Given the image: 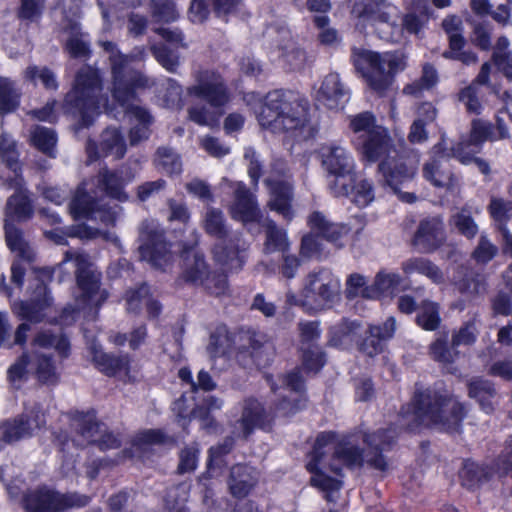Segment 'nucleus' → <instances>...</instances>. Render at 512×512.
I'll return each instance as SVG.
<instances>
[{"label": "nucleus", "mask_w": 512, "mask_h": 512, "mask_svg": "<svg viewBox=\"0 0 512 512\" xmlns=\"http://www.w3.org/2000/svg\"><path fill=\"white\" fill-rule=\"evenodd\" d=\"M412 405L413 411L402 410L396 424L364 435L363 441L367 445L364 454L350 442H335V434L332 432L318 435L306 465L315 474L311 478L312 485L327 491L326 498L331 500L333 494L339 490L341 482L325 475L324 468L328 467L336 475H341L343 466L351 467L365 462L373 469L387 471L389 465L382 452L392 447L404 428L412 431L423 425L448 433L460 432L465 411L456 399L426 389L415 393Z\"/></svg>", "instance_id": "1"}, {"label": "nucleus", "mask_w": 512, "mask_h": 512, "mask_svg": "<svg viewBox=\"0 0 512 512\" xmlns=\"http://www.w3.org/2000/svg\"><path fill=\"white\" fill-rule=\"evenodd\" d=\"M258 119L263 127L287 133L296 141L308 140L317 132L308 118L307 103L292 91L269 92Z\"/></svg>", "instance_id": "2"}, {"label": "nucleus", "mask_w": 512, "mask_h": 512, "mask_svg": "<svg viewBox=\"0 0 512 512\" xmlns=\"http://www.w3.org/2000/svg\"><path fill=\"white\" fill-rule=\"evenodd\" d=\"M100 46L109 54L108 60L112 77V96L117 103H128L136 99L138 93L154 85L145 73L130 67L133 61H144L147 51L144 46L133 48L130 54H123L111 41H102Z\"/></svg>", "instance_id": "3"}, {"label": "nucleus", "mask_w": 512, "mask_h": 512, "mask_svg": "<svg viewBox=\"0 0 512 512\" xmlns=\"http://www.w3.org/2000/svg\"><path fill=\"white\" fill-rule=\"evenodd\" d=\"M105 101L103 83L98 69L83 66L75 75L72 89L66 94L64 112L80 118L81 127L93 124L94 115Z\"/></svg>", "instance_id": "4"}, {"label": "nucleus", "mask_w": 512, "mask_h": 512, "mask_svg": "<svg viewBox=\"0 0 512 512\" xmlns=\"http://www.w3.org/2000/svg\"><path fill=\"white\" fill-rule=\"evenodd\" d=\"M353 63L367 85L378 94L384 93L392 84L394 75L405 68L401 53L379 54L362 48L352 50Z\"/></svg>", "instance_id": "5"}, {"label": "nucleus", "mask_w": 512, "mask_h": 512, "mask_svg": "<svg viewBox=\"0 0 512 512\" xmlns=\"http://www.w3.org/2000/svg\"><path fill=\"white\" fill-rule=\"evenodd\" d=\"M318 153L322 167L334 178L329 183L331 192L337 197L351 193L356 172L351 153L337 143L323 144Z\"/></svg>", "instance_id": "6"}, {"label": "nucleus", "mask_w": 512, "mask_h": 512, "mask_svg": "<svg viewBox=\"0 0 512 512\" xmlns=\"http://www.w3.org/2000/svg\"><path fill=\"white\" fill-rule=\"evenodd\" d=\"M68 261H74L76 266V282L81 292L77 298L78 309L98 308L108 297L107 291L101 289V273L85 253L66 251L64 260L58 267Z\"/></svg>", "instance_id": "7"}, {"label": "nucleus", "mask_w": 512, "mask_h": 512, "mask_svg": "<svg viewBox=\"0 0 512 512\" xmlns=\"http://www.w3.org/2000/svg\"><path fill=\"white\" fill-rule=\"evenodd\" d=\"M340 281L327 269L308 273L302 292V306L308 310L330 308L339 300Z\"/></svg>", "instance_id": "8"}, {"label": "nucleus", "mask_w": 512, "mask_h": 512, "mask_svg": "<svg viewBox=\"0 0 512 512\" xmlns=\"http://www.w3.org/2000/svg\"><path fill=\"white\" fill-rule=\"evenodd\" d=\"M90 497L84 494L59 493L49 489H39L25 498L26 512H63L70 508L85 507Z\"/></svg>", "instance_id": "9"}, {"label": "nucleus", "mask_w": 512, "mask_h": 512, "mask_svg": "<svg viewBox=\"0 0 512 512\" xmlns=\"http://www.w3.org/2000/svg\"><path fill=\"white\" fill-rule=\"evenodd\" d=\"M187 93L204 100L214 109L222 110L231 100V94L224 79L212 70L197 72L195 83L187 88Z\"/></svg>", "instance_id": "10"}, {"label": "nucleus", "mask_w": 512, "mask_h": 512, "mask_svg": "<svg viewBox=\"0 0 512 512\" xmlns=\"http://www.w3.org/2000/svg\"><path fill=\"white\" fill-rule=\"evenodd\" d=\"M139 253L142 260L157 268L170 260V251L163 232L153 221H143L139 228Z\"/></svg>", "instance_id": "11"}, {"label": "nucleus", "mask_w": 512, "mask_h": 512, "mask_svg": "<svg viewBox=\"0 0 512 512\" xmlns=\"http://www.w3.org/2000/svg\"><path fill=\"white\" fill-rule=\"evenodd\" d=\"M452 157L455 158L451 148L447 147L445 140L442 138L441 141L432 148V158L425 163L423 167L425 179L436 187L452 189L456 186L457 179L450 163Z\"/></svg>", "instance_id": "12"}, {"label": "nucleus", "mask_w": 512, "mask_h": 512, "mask_svg": "<svg viewBox=\"0 0 512 512\" xmlns=\"http://www.w3.org/2000/svg\"><path fill=\"white\" fill-rule=\"evenodd\" d=\"M69 208L75 219L99 220L106 226L115 224L121 210V207L117 204L113 206L100 204L81 188L77 189Z\"/></svg>", "instance_id": "13"}, {"label": "nucleus", "mask_w": 512, "mask_h": 512, "mask_svg": "<svg viewBox=\"0 0 512 512\" xmlns=\"http://www.w3.org/2000/svg\"><path fill=\"white\" fill-rule=\"evenodd\" d=\"M352 13L375 28L380 38L394 41V30H398L397 10L393 6L376 9L355 3Z\"/></svg>", "instance_id": "14"}, {"label": "nucleus", "mask_w": 512, "mask_h": 512, "mask_svg": "<svg viewBox=\"0 0 512 512\" xmlns=\"http://www.w3.org/2000/svg\"><path fill=\"white\" fill-rule=\"evenodd\" d=\"M442 27L448 35L449 47L442 53L445 59L459 61L464 65L476 64L477 55L471 50H464L465 38L462 35L463 22L456 15L447 16L442 21Z\"/></svg>", "instance_id": "15"}, {"label": "nucleus", "mask_w": 512, "mask_h": 512, "mask_svg": "<svg viewBox=\"0 0 512 512\" xmlns=\"http://www.w3.org/2000/svg\"><path fill=\"white\" fill-rule=\"evenodd\" d=\"M486 140H496L493 125L487 121L475 119L472 121L469 137L451 147L452 154L461 163L468 164L473 159V154L480 152Z\"/></svg>", "instance_id": "16"}, {"label": "nucleus", "mask_w": 512, "mask_h": 512, "mask_svg": "<svg viewBox=\"0 0 512 512\" xmlns=\"http://www.w3.org/2000/svg\"><path fill=\"white\" fill-rule=\"evenodd\" d=\"M418 160L415 157L398 156L397 153L389 155L378 165L385 184L395 193H400L398 185L411 180L416 174Z\"/></svg>", "instance_id": "17"}, {"label": "nucleus", "mask_w": 512, "mask_h": 512, "mask_svg": "<svg viewBox=\"0 0 512 512\" xmlns=\"http://www.w3.org/2000/svg\"><path fill=\"white\" fill-rule=\"evenodd\" d=\"M246 243L240 234H233L217 241L212 250L215 262L229 271L240 270L245 263Z\"/></svg>", "instance_id": "18"}, {"label": "nucleus", "mask_w": 512, "mask_h": 512, "mask_svg": "<svg viewBox=\"0 0 512 512\" xmlns=\"http://www.w3.org/2000/svg\"><path fill=\"white\" fill-rule=\"evenodd\" d=\"M85 149L90 162L107 156L121 159L126 153V143L119 129L108 127L101 133L99 145L94 140L88 139Z\"/></svg>", "instance_id": "19"}, {"label": "nucleus", "mask_w": 512, "mask_h": 512, "mask_svg": "<svg viewBox=\"0 0 512 512\" xmlns=\"http://www.w3.org/2000/svg\"><path fill=\"white\" fill-rule=\"evenodd\" d=\"M446 239L443 221L440 217H429L420 221L412 239V245L422 253H432Z\"/></svg>", "instance_id": "20"}, {"label": "nucleus", "mask_w": 512, "mask_h": 512, "mask_svg": "<svg viewBox=\"0 0 512 512\" xmlns=\"http://www.w3.org/2000/svg\"><path fill=\"white\" fill-rule=\"evenodd\" d=\"M239 350L248 352L259 368L271 364L275 355V346L271 339L260 332H244L239 335Z\"/></svg>", "instance_id": "21"}, {"label": "nucleus", "mask_w": 512, "mask_h": 512, "mask_svg": "<svg viewBox=\"0 0 512 512\" xmlns=\"http://www.w3.org/2000/svg\"><path fill=\"white\" fill-rule=\"evenodd\" d=\"M230 212L233 219L243 224L254 222L259 224L263 221L255 195L242 182L236 184Z\"/></svg>", "instance_id": "22"}, {"label": "nucleus", "mask_w": 512, "mask_h": 512, "mask_svg": "<svg viewBox=\"0 0 512 512\" xmlns=\"http://www.w3.org/2000/svg\"><path fill=\"white\" fill-rule=\"evenodd\" d=\"M9 187L14 189L15 192L11 195L6 203V219L9 222L13 221H26L33 214L31 201L27 195L25 182L20 174H16L14 178L9 181Z\"/></svg>", "instance_id": "23"}, {"label": "nucleus", "mask_w": 512, "mask_h": 512, "mask_svg": "<svg viewBox=\"0 0 512 512\" xmlns=\"http://www.w3.org/2000/svg\"><path fill=\"white\" fill-rule=\"evenodd\" d=\"M181 279L192 285H199L209 274V266L203 253L194 247L182 251Z\"/></svg>", "instance_id": "24"}, {"label": "nucleus", "mask_w": 512, "mask_h": 512, "mask_svg": "<svg viewBox=\"0 0 512 512\" xmlns=\"http://www.w3.org/2000/svg\"><path fill=\"white\" fill-rule=\"evenodd\" d=\"M50 302L46 284L43 280L37 279L30 300L21 302L17 313L22 319L37 323L43 319V311Z\"/></svg>", "instance_id": "25"}, {"label": "nucleus", "mask_w": 512, "mask_h": 512, "mask_svg": "<svg viewBox=\"0 0 512 512\" xmlns=\"http://www.w3.org/2000/svg\"><path fill=\"white\" fill-rule=\"evenodd\" d=\"M136 99H131L128 103H119L125 108L126 113L130 116L131 129L129 132V140L131 145H137L139 142L146 140L150 135V125L152 117L148 111L136 104Z\"/></svg>", "instance_id": "26"}, {"label": "nucleus", "mask_w": 512, "mask_h": 512, "mask_svg": "<svg viewBox=\"0 0 512 512\" xmlns=\"http://www.w3.org/2000/svg\"><path fill=\"white\" fill-rule=\"evenodd\" d=\"M70 426L74 432L72 442L78 447H85L94 443L104 424L98 422L92 413H78L72 418Z\"/></svg>", "instance_id": "27"}, {"label": "nucleus", "mask_w": 512, "mask_h": 512, "mask_svg": "<svg viewBox=\"0 0 512 512\" xmlns=\"http://www.w3.org/2000/svg\"><path fill=\"white\" fill-rule=\"evenodd\" d=\"M258 480L259 473L254 467L237 464L231 467L227 483L234 497L244 498L255 487Z\"/></svg>", "instance_id": "28"}, {"label": "nucleus", "mask_w": 512, "mask_h": 512, "mask_svg": "<svg viewBox=\"0 0 512 512\" xmlns=\"http://www.w3.org/2000/svg\"><path fill=\"white\" fill-rule=\"evenodd\" d=\"M265 183L271 192V199L268 203L270 209L290 220L293 216L291 210L292 184L287 180H274L271 177L265 179Z\"/></svg>", "instance_id": "29"}, {"label": "nucleus", "mask_w": 512, "mask_h": 512, "mask_svg": "<svg viewBox=\"0 0 512 512\" xmlns=\"http://www.w3.org/2000/svg\"><path fill=\"white\" fill-rule=\"evenodd\" d=\"M62 31L67 35L65 50L72 58L86 60L91 55L90 44L86 35L81 32L80 24L72 19H65Z\"/></svg>", "instance_id": "30"}, {"label": "nucleus", "mask_w": 512, "mask_h": 512, "mask_svg": "<svg viewBox=\"0 0 512 512\" xmlns=\"http://www.w3.org/2000/svg\"><path fill=\"white\" fill-rule=\"evenodd\" d=\"M239 424L244 437H247L255 428H267L270 424V417L257 399L248 398L244 401Z\"/></svg>", "instance_id": "31"}, {"label": "nucleus", "mask_w": 512, "mask_h": 512, "mask_svg": "<svg viewBox=\"0 0 512 512\" xmlns=\"http://www.w3.org/2000/svg\"><path fill=\"white\" fill-rule=\"evenodd\" d=\"M347 91L337 73H330L323 79L316 93V101L328 109H339L343 105Z\"/></svg>", "instance_id": "32"}, {"label": "nucleus", "mask_w": 512, "mask_h": 512, "mask_svg": "<svg viewBox=\"0 0 512 512\" xmlns=\"http://www.w3.org/2000/svg\"><path fill=\"white\" fill-rule=\"evenodd\" d=\"M309 224L322 239L335 244L337 248L343 247L341 239L349 232L347 226L329 221L318 211L310 215Z\"/></svg>", "instance_id": "33"}, {"label": "nucleus", "mask_w": 512, "mask_h": 512, "mask_svg": "<svg viewBox=\"0 0 512 512\" xmlns=\"http://www.w3.org/2000/svg\"><path fill=\"white\" fill-rule=\"evenodd\" d=\"M402 284L403 278L399 274L381 270L376 274L373 283L363 290V298L377 299L382 295L393 294Z\"/></svg>", "instance_id": "34"}, {"label": "nucleus", "mask_w": 512, "mask_h": 512, "mask_svg": "<svg viewBox=\"0 0 512 512\" xmlns=\"http://www.w3.org/2000/svg\"><path fill=\"white\" fill-rule=\"evenodd\" d=\"M362 152L369 161H376L382 156L396 153L390 147V139L384 128H377L374 133L363 139Z\"/></svg>", "instance_id": "35"}, {"label": "nucleus", "mask_w": 512, "mask_h": 512, "mask_svg": "<svg viewBox=\"0 0 512 512\" xmlns=\"http://www.w3.org/2000/svg\"><path fill=\"white\" fill-rule=\"evenodd\" d=\"M91 354L95 366L108 376H113L128 368L129 358L127 355L108 354L97 345L91 346Z\"/></svg>", "instance_id": "36"}, {"label": "nucleus", "mask_w": 512, "mask_h": 512, "mask_svg": "<svg viewBox=\"0 0 512 512\" xmlns=\"http://www.w3.org/2000/svg\"><path fill=\"white\" fill-rule=\"evenodd\" d=\"M95 184L99 191L118 201L127 200L128 196L123 190V180L115 171L103 167L95 177Z\"/></svg>", "instance_id": "37"}, {"label": "nucleus", "mask_w": 512, "mask_h": 512, "mask_svg": "<svg viewBox=\"0 0 512 512\" xmlns=\"http://www.w3.org/2000/svg\"><path fill=\"white\" fill-rule=\"evenodd\" d=\"M259 224L263 227L265 233L263 252L265 254L274 252L285 254L289 249V241L285 230L278 227L271 219H264Z\"/></svg>", "instance_id": "38"}, {"label": "nucleus", "mask_w": 512, "mask_h": 512, "mask_svg": "<svg viewBox=\"0 0 512 512\" xmlns=\"http://www.w3.org/2000/svg\"><path fill=\"white\" fill-rule=\"evenodd\" d=\"M401 268L407 275L419 273L435 284H441L445 280L442 270L431 260L424 257L409 258L402 263Z\"/></svg>", "instance_id": "39"}, {"label": "nucleus", "mask_w": 512, "mask_h": 512, "mask_svg": "<svg viewBox=\"0 0 512 512\" xmlns=\"http://www.w3.org/2000/svg\"><path fill=\"white\" fill-rule=\"evenodd\" d=\"M142 304L146 306L150 317H157L161 312V304L152 297L150 288L146 284L127 294V309L129 312L137 313Z\"/></svg>", "instance_id": "40"}, {"label": "nucleus", "mask_w": 512, "mask_h": 512, "mask_svg": "<svg viewBox=\"0 0 512 512\" xmlns=\"http://www.w3.org/2000/svg\"><path fill=\"white\" fill-rule=\"evenodd\" d=\"M469 396L475 398L486 412L493 410L496 389L489 380L475 377L468 382Z\"/></svg>", "instance_id": "41"}, {"label": "nucleus", "mask_w": 512, "mask_h": 512, "mask_svg": "<svg viewBox=\"0 0 512 512\" xmlns=\"http://www.w3.org/2000/svg\"><path fill=\"white\" fill-rule=\"evenodd\" d=\"M5 238L10 250L25 261H32L34 253L23 233L13 223L5 220Z\"/></svg>", "instance_id": "42"}, {"label": "nucleus", "mask_w": 512, "mask_h": 512, "mask_svg": "<svg viewBox=\"0 0 512 512\" xmlns=\"http://www.w3.org/2000/svg\"><path fill=\"white\" fill-rule=\"evenodd\" d=\"M2 440L6 443H13L22 438L32 435L33 427L27 416H19L12 421H6L0 426Z\"/></svg>", "instance_id": "43"}, {"label": "nucleus", "mask_w": 512, "mask_h": 512, "mask_svg": "<svg viewBox=\"0 0 512 512\" xmlns=\"http://www.w3.org/2000/svg\"><path fill=\"white\" fill-rule=\"evenodd\" d=\"M449 223L453 229L467 239L474 238L478 233V225L472 216L471 208L467 205L456 210L451 215Z\"/></svg>", "instance_id": "44"}, {"label": "nucleus", "mask_w": 512, "mask_h": 512, "mask_svg": "<svg viewBox=\"0 0 512 512\" xmlns=\"http://www.w3.org/2000/svg\"><path fill=\"white\" fill-rule=\"evenodd\" d=\"M491 476V470L484 465L474 461L466 460L460 471V478L463 486L473 489L479 484L488 481Z\"/></svg>", "instance_id": "45"}, {"label": "nucleus", "mask_w": 512, "mask_h": 512, "mask_svg": "<svg viewBox=\"0 0 512 512\" xmlns=\"http://www.w3.org/2000/svg\"><path fill=\"white\" fill-rule=\"evenodd\" d=\"M190 490L191 484L188 482L180 483L168 489L164 499L167 512H189L186 503Z\"/></svg>", "instance_id": "46"}, {"label": "nucleus", "mask_w": 512, "mask_h": 512, "mask_svg": "<svg viewBox=\"0 0 512 512\" xmlns=\"http://www.w3.org/2000/svg\"><path fill=\"white\" fill-rule=\"evenodd\" d=\"M30 141L39 151L45 155L54 158L57 136L54 130L35 126L30 132Z\"/></svg>", "instance_id": "47"}, {"label": "nucleus", "mask_w": 512, "mask_h": 512, "mask_svg": "<svg viewBox=\"0 0 512 512\" xmlns=\"http://www.w3.org/2000/svg\"><path fill=\"white\" fill-rule=\"evenodd\" d=\"M362 328L361 322L343 318L339 323L331 326L329 330V344L338 347L342 345L346 339L357 336Z\"/></svg>", "instance_id": "48"}, {"label": "nucleus", "mask_w": 512, "mask_h": 512, "mask_svg": "<svg viewBox=\"0 0 512 512\" xmlns=\"http://www.w3.org/2000/svg\"><path fill=\"white\" fill-rule=\"evenodd\" d=\"M456 348L452 344L448 345V332H442L430 344L429 353L433 360L443 364H451L459 356Z\"/></svg>", "instance_id": "49"}, {"label": "nucleus", "mask_w": 512, "mask_h": 512, "mask_svg": "<svg viewBox=\"0 0 512 512\" xmlns=\"http://www.w3.org/2000/svg\"><path fill=\"white\" fill-rule=\"evenodd\" d=\"M204 229L207 234L217 238V241L230 236L223 212L217 208H208L204 217Z\"/></svg>", "instance_id": "50"}, {"label": "nucleus", "mask_w": 512, "mask_h": 512, "mask_svg": "<svg viewBox=\"0 0 512 512\" xmlns=\"http://www.w3.org/2000/svg\"><path fill=\"white\" fill-rule=\"evenodd\" d=\"M234 344L226 326H218L209 338L207 351L212 358L225 355Z\"/></svg>", "instance_id": "51"}, {"label": "nucleus", "mask_w": 512, "mask_h": 512, "mask_svg": "<svg viewBox=\"0 0 512 512\" xmlns=\"http://www.w3.org/2000/svg\"><path fill=\"white\" fill-rule=\"evenodd\" d=\"M33 343L42 348H54L62 358L68 357L70 353V343L62 334L56 335L50 331H41L37 333Z\"/></svg>", "instance_id": "52"}, {"label": "nucleus", "mask_w": 512, "mask_h": 512, "mask_svg": "<svg viewBox=\"0 0 512 512\" xmlns=\"http://www.w3.org/2000/svg\"><path fill=\"white\" fill-rule=\"evenodd\" d=\"M416 323L427 331L438 329L441 323L439 306L431 301H423L418 307Z\"/></svg>", "instance_id": "53"}, {"label": "nucleus", "mask_w": 512, "mask_h": 512, "mask_svg": "<svg viewBox=\"0 0 512 512\" xmlns=\"http://www.w3.org/2000/svg\"><path fill=\"white\" fill-rule=\"evenodd\" d=\"M20 92L14 82L8 78L0 77V114L15 111L19 106Z\"/></svg>", "instance_id": "54"}, {"label": "nucleus", "mask_w": 512, "mask_h": 512, "mask_svg": "<svg viewBox=\"0 0 512 512\" xmlns=\"http://www.w3.org/2000/svg\"><path fill=\"white\" fill-rule=\"evenodd\" d=\"M154 162L158 169L169 175L179 174L182 171V162L179 155L168 147L157 149Z\"/></svg>", "instance_id": "55"}, {"label": "nucleus", "mask_w": 512, "mask_h": 512, "mask_svg": "<svg viewBox=\"0 0 512 512\" xmlns=\"http://www.w3.org/2000/svg\"><path fill=\"white\" fill-rule=\"evenodd\" d=\"M438 82V73L431 64H425L421 77L404 87L403 92L407 95L419 96L422 91L432 88Z\"/></svg>", "instance_id": "56"}, {"label": "nucleus", "mask_w": 512, "mask_h": 512, "mask_svg": "<svg viewBox=\"0 0 512 512\" xmlns=\"http://www.w3.org/2000/svg\"><path fill=\"white\" fill-rule=\"evenodd\" d=\"M282 57L293 71H300L307 64L313 62L312 56H309L302 47L295 43H290L283 48Z\"/></svg>", "instance_id": "57"}, {"label": "nucleus", "mask_w": 512, "mask_h": 512, "mask_svg": "<svg viewBox=\"0 0 512 512\" xmlns=\"http://www.w3.org/2000/svg\"><path fill=\"white\" fill-rule=\"evenodd\" d=\"M150 13L156 23H170L176 21L179 17L172 0H151Z\"/></svg>", "instance_id": "58"}, {"label": "nucleus", "mask_w": 512, "mask_h": 512, "mask_svg": "<svg viewBox=\"0 0 512 512\" xmlns=\"http://www.w3.org/2000/svg\"><path fill=\"white\" fill-rule=\"evenodd\" d=\"M0 156L6 166L13 170L15 175L18 174L19 153L17 151V145L15 140L5 132L0 135Z\"/></svg>", "instance_id": "59"}, {"label": "nucleus", "mask_w": 512, "mask_h": 512, "mask_svg": "<svg viewBox=\"0 0 512 512\" xmlns=\"http://www.w3.org/2000/svg\"><path fill=\"white\" fill-rule=\"evenodd\" d=\"M150 51L157 62L171 73H175L179 66V55L163 43L152 44Z\"/></svg>", "instance_id": "60"}, {"label": "nucleus", "mask_w": 512, "mask_h": 512, "mask_svg": "<svg viewBox=\"0 0 512 512\" xmlns=\"http://www.w3.org/2000/svg\"><path fill=\"white\" fill-rule=\"evenodd\" d=\"M222 114L223 110L209 109L206 106H193L188 109L189 119L202 126H217Z\"/></svg>", "instance_id": "61"}, {"label": "nucleus", "mask_w": 512, "mask_h": 512, "mask_svg": "<svg viewBox=\"0 0 512 512\" xmlns=\"http://www.w3.org/2000/svg\"><path fill=\"white\" fill-rule=\"evenodd\" d=\"M352 191L345 197H350L351 200L359 207H365L374 199V190L372 183L366 179L357 181V175L355 174V180L352 184Z\"/></svg>", "instance_id": "62"}, {"label": "nucleus", "mask_w": 512, "mask_h": 512, "mask_svg": "<svg viewBox=\"0 0 512 512\" xmlns=\"http://www.w3.org/2000/svg\"><path fill=\"white\" fill-rule=\"evenodd\" d=\"M36 374L38 380L45 385H56L59 381V373L51 357L44 354L37 357Z\"/></svg>", "instance_id": "63"}, {"label": "nucleus", "mask_w": 512, "mask_h": 512, "mask_svg": "<svg viewBox=\"0 0 512 512\" xmlns=\"http://www.w3.org/2000/svg\"><path fill=\"white\" fill-rule=\"evenodd\" d=\"M302 364L309 372L317 373L325 364V354L318 345L301 346Z\"/></svg>", "instance_id": "64"}]
</instances>
